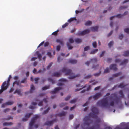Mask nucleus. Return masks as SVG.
Instances as JSON below:
<instances>
[{"instance_id": "obj_36", "label": "nucleus", "mask_w": 129, "mask_h": 129, "mask_svg": "<svg viewBox=\"0 0 129 129\" xmlns=\"http://www.w3.org/2000/svg\"><path fill=\"white\" fill-rule=\"evenodd\" d=\"M50 108L48 107L47 108V109L46 110H45L43 112V114H46L50 110Z\"/></svg>"}, {"instance_id": "obj_31", "label": "nucleus", "mask_w": 129, "mask_h": 129, "mask_svg": "<svg viewBox=\"0 0 129 129\" xmlns=\"http://www.w3.org/2000/svg\"><path fill=\"white\" fill-rule=\"evenodd\" d=\"M14 102L13 101H8L6 102L7 105H11L14 103Z\"/></svg>"}, {"instance_id": "obj_14", "label": "nucleus", "mask_w": 129, "mask_h": 129, "mask_svg": "<svg viewBox=\"0 0 129 129\" xmlns=\"http://www.w3.org/2000/svg\"><path fill=\"white\" fill-rule=\"evenodd\" d=\"M67 113L64 111H62L61 113L59 114H55L54 116L56 117L57 116H58L60 117L63 116H64Z\"/></svg>"}, {"instance_id": "obj_11", "label": "nucleus", "mask_w": 129, "mask_h": 129, "mask_svg": "<svg viewBox=\"0 0 129 129\" xmlns=\"http://www.w3.org/2000/svg\"><path fill=\"white\" fill-rule=\"evenodd\" d=\"M101 95V92L96 93L93 96V98L94 99V100H97L100 97Z\"/></svg>"}, {"instance_id": "obj_3", "label": "nucleus", "mask_w": 129, "mask_h": 129, "mask_svg": "<svg viewBox=\"0 0 129 129\" xmlns=\"http://www.w3.org/2000/svg\"><path fill=\"white\" fill-rule=\"evenodd\" d=\"M107 97L104 98L101 100L96 103V105L102 107L106 108L109 105Z\"/></svg>"}, {"instance_id": "obj_35", "label": "nucleus", "mask_w": 129, "mask_h": 129, "mask_svg": "<svg viewBox=\"0 0 129 129\" xmlns=\"http://www.w3.org/2000/svg\"><path fill=\"white\" fill-rule=\"evenodd\" d=\"M92 24V22L91 21H88L86 22L85 24L86 25L89 26Z\"/></svg>"}, {"instance_id": "obj_15", "label": "nucleus", "mask_w": 129, "mask_h": 129, "mask_svg": "<svg viewBox=\"0 0 129 129\" xmlns=\"http://www.w3.org/2000/svg\"><path fill=\"white\" fill-rule=\"evenodd\" d=\"M61 73L60 71L58 72H57L53 73L52 75V77H59L60 76V75H61Z\"/></svg>"}, {"instance_id": "obj_64", "label": "nucleus", "mask_w": 129, "mask_h": 129, "mask_svg": "<svg viewBox=\"0 0 129 129\" xmlns=\"http://www.w3.org/2000/svg\"><path fill=\"white\" fill-rule=\"evenodd\" d=\"M60 49V47L59 45H58L56 47V50L57 51H59Z\"/></svg>"}, {"instance_id": "obj_48", "label": "nucleus", "mask_w": 129, "mask_h": 129, "mask_svg": "<svg viewBox=\"0 0 129 129\" xmlns=\"http://www.w3.org/2000/svg\"><path fill=\"white\" fill-rule=\"evenodd\" d=\"M84 10V9H81V11H78V10H76L75 11V12H76V14H78V13H81V12L83 11V10Z\"/></svg>"}, {"instance_id": "obj_53", "label": "nucleus", "mask_w": 129, "mask_h": 129, "mask_svg": "<svg viewBox=\"0 0 129 129\" xmlns=\"http://www.w3.org/2000/svg\"><path fill=\"white\" fill-rule=\"evenodd\" d=\"M66 104L67 103H62L60 105V107H62L63 106L66 105Z\"/></svg>"}, {"instance_id": "obj_18", "label": "nucleus", "mask_w": 129, "mask_h": 129, "mask_svg": "<svg viewBox=\"0 0 129 129\" xmlns=\"http://www.w3.org/2000/svg\"><path fill=\"white\" fill-rule=\"evenodd\" d=\"M14 94L17 93L18 95H22V94L21 93V91L20 89H16L14 92Z\"/></svg>"}, {"instance_id": "obj_22", "label": "nucleus", "mask_w": 129, "mask_h": 129, "mask_svg": "<svg viewBox=\"0 0 129 129\" xmlns=\"http://www.w3.org/2000/svg\"><path fill=\"white\" fill-rule=\"evenodd\" d=\"M36 55H37L39 60H41L42 58L41 55L39 53V51H37L36 53Z\"/></svg>"}, {"instance_id": "obj_25", "label": "nucleus", "mask_w": 129, "mask_h": 129, "mask_svg": "<svg viewBox=\"0 0 129 129\" xmlns=\"http://www.w3.org/2000/svg\"><path fill=\"white\" fill-rule=\"evenodd\" d=\"M75 42L77 43H79L82 42V40L81 39L78 38L76 39L75 40Z\"/></svg>"}, {"instance_id": "obj_19", "label": "nucleus", "mask_w": 129, "mask_h": 129, "mask_svg": "<svg viewBox=\"0 0 129 129\" xmlns=\"http://www.w3.org/2000/svg\"><path fill=\"white\" fill-rule=\"evenodd\" d=\"M11 78V75H10L8 77V79L7 81H6V86H7L8 87L10 85V79Z\"/></svg>"}, {"instance_id": "obj_5", "label": "nucleus", "mask_w": 129, "mask_h": 129, "mask_svg": "<svg viewBox=\"0 0 129 129\" xmlns=\"http://www.w3.org/2000/svg\"><path fill=\"white\" fill-rule=\"evenodd\" d=\"M109 98L110 100H114L117 104H118L120 101V99L117 96V94L115 93L111 94L109 97Z\"/></svg>"}, {"instance_id": "obj_62", "label": "nucleus", "mask_w": 129, "mask_h": 129, "mask_svg": "<svg viewBox=\"0 0 129 129\" xmlns=\"http://www.w3.org/2000/svg\"><path fill=\"white\" fill-rule=\"evenodd\" d=\"M105 51H102V53L100 55V57H102L104 55V53H105Z\"/></svg>"}, {"instance_id": "obj_10", "label": "nucleus", "mask_w": 129, "mask_h": 129, "mask_svg": "<svg viewBox=\"0 0 129 129\" xmlns=\"http://www.w3.org/2000/svg\"><path fill=\"white\" fill-rule=\"evenodd\" d=\"M32 113H27L25 116V118H23L22 120L23 121H26L27 120V119L32 114Z\"/></svg>"}, {"instance_id": "obj_28", "label": "nucleus", "mask_w": 129, "mask_h": 129, "mask_svg": "<svg viewBox=\"0 0 129 129\" xmlns=\"http://www.w3.org/2000/svg\"><path fill=\"white\" fill-rule=\"evenodd\" d=\"M119 93L120 95V97L122 98H123L124 97V95L123 94V92L122 90H120L119 92Z\"/></svg>"}, {"instance_id": "obj_43", "label": "nucleus", "mask_w": 129, "mask_h": 129, "mask_svg": "<svg viewBox=\"0 0 129 129\" xmlns=\"http://www.w3.org/2000/svg\"><path fill=\"white\" fill-rule=\"evenodd\" d=\"M90 49V47L89 46H87L84 48V51H87Z\"/></svg>"}, {"instance_id": "obj_46", "label": "nucleus", "mask_w": 129, "mask_h": 129, "mask_svg": "<svg viewBox=\"0 0 129 129\" xmlns=\"http://www.w3.org/2000/svg\"><path fill=\"white\" fill-rule=\"evenodd\" d=\"M53 64V63L52 62H51L48 65V66L47 67V69H49L51 67V66L52 64Z\"/></svg>"}, {"instance_id": "obj_40", "label": "nucleus", "mask_w": 129, "mask_h": 129, "mask_svg": "<svg viewBox=\"0 0 129 129\" xmlns=\"http://www.w3.org/2000/svg\"><path fill=\"white\" fill-rule=\"evenodd\" d=\"M92 45L94 48H96L97 47V43L96 42L94 41L92 43Z\"/></svg>"}, {"instance_id": "obj_49", "label": "nucleus", "mask_w": 129, "mask_h": 129, "mask_svg": "<svg viewBox=\"0 0 129 129\" xmlns=\"http://www.w3.org/2000/svg\"><path fill=\"white\" fill-rule=\"evenodd\" d=\"M39 79V78L37 77L35 79V83L36 84H37L38 83V81Z\"/></svg>"}, {"instance_id": "obj_24", "label": "nucleus", "mask_w": 129, "mask_h": 129, "mask_svg": "<svg viewBox=\"0 0 129 129\" xmlns=\"http://www.w3.org/2000/svg\"><path fill=\"white\" fill-rule=\"evenodd\" d=\"M77 62V60L75 59H70L69 61V62L72 64H74L76 63Z\"/></svg>"}, {"instance_id": "obj_34", "label": "nucleus", "mask_w": 129, "mask_h": 129, "mask_svg": "<svg viewBox=\"0 0 129 129\" xmlns=\"http://www.w3.org/2000/svg\"><path fill=\"white\" fill-rule=\"evenodd\" d=\"M121 72H119L118 73L114 74L113 75V76L114 77H116L121 75Z\"/></svg>"}, {"instance_id": "obj_56", "label": "nucleus", "mask_w": 129, "mask_h": 129, "mask_svg": "<svg viewBox=\"0 0 129 129\" xmlns=\"http://www.w3.org/2000/svg\"><path fill=\"white\" fill-rule=\"evenodd\" d=\"M71 97V95H69L65 99V100L67 101Z\"/></svg>"}, {"instance_id": "obj_23", "label": "nucleus", "mask_w": 129, "mask_h": 129, "mask_svg": "<svg viewBox=\"0 0 129 129\" xmlns=\"http://www.w3.org/2000/svg\"><path fill=\"white\" fill-rule=\"evenodd\" d=\"M127 85L126 84L124 85L123 84V83H121L118 86V88H123L125 87Z\"/></svg>"}, {"instance_id": "obj_42", "label": "nucleus", "mask_w": 129, "mask_h": 129, "mask_svg": "<svg viewBox=\"0 0 129 129\" xmlns=\"http://www.w3.org/2000/svg\"><path fill=\"white\" fill-rule=\"evenodd\" d=\"M77 99H74L70 101V103L73 104L75 103L76 102Z\"/></svg>"}, {"instance_id": "obj_20", "label": "nucleus", "mask_w": 129, "mask_h": 129, "mask_svg": "<svg viewBox=\"0 0 129 129\" xmlns=\"http://www.w3.org/2000/svg\"><path fill=\"white\" fill-rule=\"evenodd\" d=\"M128 60L127 59H124L120 64V65H126L128 62Z\"/></svg>"}, {"instance_id": "obj_63", "label": "nucleus", "mask_w": 129, "mask_h": 129, "mask_svg": "<svg viewBox=\"0 0 129 129\" xmlns=\"http://www.w3.org/2000/svg\"><path fill=\"white\" fill-rule=\"evenodd\" d=\"M113 33V31L111 30V31L110 32V33H109L108 35L107 36L108 37H109Z\"/></svg>"}, {"instance_id": "obj_58", "label": "nucleus", "mask_w": 129, "mask_h": 129, "mask_svg": "<svg viewBox=\"0 0 129 129\" xmlns=\"http://www.w3.org/2000/svg\"><path fill=\"white\" fill-rule=\"evenodd\" d=\"M59 31V30H57L56 31H55L52 33V35H54L55 36L57 35V34L58 32Z\"/></svg>"}, {"instance_id": "obj_6", "label": "nucleus", "mask_w": 129, "mask_h": 129, "mask_svg": "<svg viewBox=\"0 0 129 129\" xmlns=\"http://www.w3.org/2000/svg\"><path fill=\"white\" fill-rule=\"evenodd\" d=\"M6 81H5L3 82L1 86V89H0V94H1L3 91L6 90L8 87L6 86Z\"/></svg>"}, {"instance_id": "obj_12", "label": "nucleus", "mask_w": 129, "mask_h": 129, "mask_svg": "<svg viewBox=\"0 0 129 129\" xmlns=\"http://www.w3.org/2000/svg\"><path fill=\"white\" fill-rule=\"evenodd\" d=\"M110 70H112L114 71H116L117 69V65L116 64H111L110 66Z\"/></svg>"}, {"instance_id": "obj_9", "label": "nucleus", "mask_w": 129, "mask_h": 129, "mask_svg": "<svg viewBox=\"0 0 129 129\" xmlns=\"http://www.w3.org/2000/svg\"><path fill=\"white\" fill-rule=\"evenodd\" d=\"M97 61V60L96 58H94L91 59L90 61H87L85 63V64L87 66H88L89 65L90 62L91 63L93 64L96 63Z\"/></svg>"}, {"instance_id": "obj_33", "label": "nucleus", "mask_w": 129, "mask_h": 129, "mask_svg": "<svg viewBox=\"0 0 129 129\" xmlns=\"http://www.w3.org/2000/svg\"><path fill=\"white\" fill-rule=\"evenodd\" d=\"M56 42L58 43H59L61 45H63V42L60 39H57L56 40Z\"/></svg>"}, {"instance_id": "obj_27", "label": "nucleus", "mask_w": 129, "mask_h": 129, "mask_svg": "<svg viewBox=\"0 0 129 129\" xmlns=\"http://www.w3.org/2000/svg\"><path fill=\"white\" fill-rule=\"evenodd\" d=\"M48 80L49 81L51 82L52 84H54L55 83V80L52 79V78H48Z\"/></svg>"}, {"instance_id": "obj_55", "label": "nucleus", "mask_w": 129, "mask_h": 129, "mask_svg": "<svg viewBox=\"0 0 129 129\" xmlns=\"http://www.w3.org/2000/svg\"><path fill=\"white\" fill-rule=\"evenodd\" d=\"M68 25V23H66L65 24L63 25L62 26V28H64L66 27Z\"/></svg>"}, {"instance_id": "obj_8", "label": "nucleus", "mask_w": 129, "mask_h": 129, "mask_svg": "<svg viewBox=\"0 0 129 129\" xmlns=\"http://www.w3.org/2000/svg\"><path fill=\"white\" fill-rule=\"evenodd\" d=\"M57 121V119H55L51 121H47L45 123L44 125L50 126L53 124L54 122H56Z\"/></svg>"}, {"instance_id": "obj_45", "label": "nucleus", "mask_w": 129, "mask_h": 129, "mask_svg": "<svg viewBox=\"0 0 129 129\" xmlns=\"http://www.w3.org/2000/svg\"><path fill=\"white\" fill-rule=\"evenodd\" d=\"M109 72V69L108 68H107L106 69L104 70V73H107Z\"/></svg>"}, {"instance_id": "obj_39", "label": "nucleus", "mask_w": 129, "mask_h": 129, "mask_svg": "<svg viewBox=\"0 0 129 129\" xmlns=\"http://www.w3.org/2000/svg\"><path fill=\"white\" fill-rule=\"evenodd\" d=\"M67 44L69 49L71 50L73 48V47L70 45L69 43H67Z\"/></svg>"}, {"instance_id": "obj_17", "label": "nucleus", "mask_w": 129, "mask_h": 129, "mask_svg": "<svg viewBox=\"0 0 129 129\" xmlns=\"http://www.w3.org/2000/svg\"><path fill=\"white\" fill-rule=\"evenodd\" d=\"M98 26H95V27H92L90 28V30L92 31H97L98 30Z\"/></svg>"}, {"instance_id": "obj_60", "label": "nucleus", "mask_w": 129, "mask_h": 129, "mask_svg": "<svg viewBox=\"0 0 129 129\" xmlns=\"http://www.w3.org/2000/svg\"><path fill=\"white\" fill-rule=\"evenodd\" d=\"M43 101H41L38 104V105L39 106H41L43 105Z\"/></svg>"}, {"instance_id": "obj_51", "label": "nucleus", "mask_w": 129, "mask_h": 129, "mask_svg": "<svg viewBox=\"0 0 129 129\" xmlns=\"http://www.w3.org/2000/svg\"><path fill=\"white\" fill-rule=\"evenodd\" d=\"M101 73V72L100 71L98 73H97L94 74H93V75H94L95 76H98L100 75Z\"/></svg>"}, {"instance_id": "obj_7", "label": "nucleus", "mask_w": 129, "mask_h": 129, "mask_svg": "<svg viewBox=\"0 0 129 129\" xmlns=\"http://www.w3.org/2000/svg\"><path fill=\"white\" fill-rule=\"evenodd\" d=\"M90 30L89 29H87L82 31L79 32L77 34V35L78 36L83 35L89 33L90 32Z\"/></svg>"}, {"instance_id": "obj_41", "label": "nucleus", "mask_w": 129, "mask_h": 129, "mask_svg": "<svg viewBox=\"0 0 129 129\" xmlns=\"http://www.w3.org/2000/svg\"><path fill=\"white\" fill-rule=\"evenodd\" d=\"M10 110V109L9 108H7L5 109H4L3 112L4 113H6L7 112H8Z\"/></svg>"}, {"instance_id": "obj_32", "label": "nucleus", "mask_w": 129, "mask_h": 129, "mask_svg": "<svg viewBox=\"0 0 129 129\" xmlns=\"http://www.w3.org/2000/svg\"><path fill=\"white\" fill-rule=\"evenodd\" d=\"M74 20H76V19L75 17L71 18L68 20V22L69 23H71Z\"/></svg>"}, {"instance_id": "obj_21", "label": "nucleus", "mask_w": 129, "mask_h": 129, "mask_svg": "<svg viewBox=\"0 0 129 129\" xmlns=\"http://www.w3.org/2000/svg\"><path fill=\"white\" fill-rule=\"evenodd\" d=\"M46 71V69L45 68H43L42 70L40 69L37 72V74L38 73H44Z\"/></svg>"}, {"instance_id": "obj_16", "label": "nucleus", "mask_w": 129, "mask_h": 129, "mask_svg": "<svg viewBox=\"0 0 129 129\" xmlns=\"http://www.w3.org/2000/svg\"><path fill=\"white\" fill-rule=\"evenodd\" d=\"M128 13V12L126 11L123 14V15H121L120 14H118L116 15L117 17L118 18H121L122 17H123V16L125 15H127Z\"/></svg>"}, {"instance_id": "obj_57", "label": "nucleus", "mask_w": 129, "mask_h": 129, "mask_svg": "<svg viewBox=\"0 0 129 129\" xmlns=\"http://www.w3.org/2000/svg\"><path fill=\"white\" fill-rule=\"evenodd\" d=\"M69 41L71 43H73L74 42V41L73 39L70 38L69 39Z\"/></svg>"}, {"instance_id": "obj_54", "label": "nucleus", "mask_w": 129, "mask_h": 129, "mask_svg": "<svg viewBox=\"0 0 129 129\" xmlns=\"http://www.w3.org/2000/svg\"><path fill=\"white\" fill-rule=\"evenodd\" d=\"M113 44V41H111L108 44V46L109 47H111Z\"/></svg>"}, {"instance_id": "obj_30", "label": "nucleus", "mask_w": 129, "mask_h": 129, "mask_svg": "<svg viewBox=\"0 0 129 129\" xmlns=\"http://www.w3.org/2000/svg\"><path fill=\"white\" fill-rule=\"evenodd\" d=\"M124 56H129V51H127L124 52V54H123Z\"/></svg>"}, {"instance_id": "obj_4", "label": "nucleus", "mask_w": 129, "mask_h": 129, "mask_svg": "<svg viewBox=\"0 0 129 129\" xmlns=\"http://www.w3.org/2000/svg\"><path fill=\"white\" fill-rule=\"evenodd\" d=\"M39 115H36L32 118L29 123V129H33V126L36 120L39 118Z\"/></svg>"}, {"instance_id": "obj_47", "label": "nucleus", "mask_w": 129, "mask_h": 129, "mask_svg": "<svg viewBox=\"0 0 129 129\" xmlns=\"http://www.w3.org/2000/svg\"><path fill=\"white\" fill-rule=\"evenodd\" d=\"M92 76L91 75H88L87 76L85 77L84 78L85 79H89Z\"/></svg>"}, {"instance_id": "obj_37", "label": "nucleus", "mask_w": 129, "mask_h": 129, "mask_svg": "<svg viewBox=\"0 0 129 129\" xmlns=\"http://www.w3.org/2000/svg\"><path fill=\"white\" fill-rule=\"evenodd\" d=\"M35 87L34 85L33 84L31 85L30 87V93H32L33 91L35 90Z\"/></svg>"}, {"instance_id": "obj_13", "label": "nucleus", "mask_w": 129, "mask_h": 129, "mask_svg": "<svg viewBox=\"0 0 129 129\" xmlns=\"http://www.w3.org/2000/svg\"><path fill=\"white\" fill-rule=\"evenodd\" d=\"M62 89V88L60 87H56L54 89V90L51 91L50 92L52 94H54L56 93L57 91Z\"/></svg>"}, {"instance_id": "obj_29", "label": "nucleus", "mask_w": 129, "mask_h": 129, "mask_svg": "<svg viewBox=\"0 0 129 129\" xmlns=\"http://www.w3.org/2000/svg\"><path fill=\"white\" fill-rule=\"evenodd\" d=\"M98 50V49H95L92 50L90 52V54H94L97 52Z\"/></svg>"}, {"instance_id": "obj_50", "label": "nucleus", "mask_w": 129, "mask_h": 129, "mask_svg": "<svg viewBox=\"0 0 129 129\" xmlns=\"http://www.w3.org/2000/svg\"><path fill=\"white\" fill-rule=\"evenodd\" d=\"M99 65L98 64L96 66L94 65H93L92 67V68L94 69V70H95L97 68V67H98Z\"/></svg>"}, {"instance_id": "obj_59", "label": "nucleus", "mask_w": 129, "mask_h": 129, "mask_svg": "<svg viewBox=\"0 0 129 129\" xmlns=\"http://www.w3.org/2000/svg\"><path fill=\"white\" fill-rule=\"evenodd\" d=\"M59 81L61 82H66L67 81V80L61 78L59 80Z\"/></svg>"}, {"instance_id": "obj_38", "label": "nucleus", "mask_w": 129, "mask_h": 129, "mask_svg": "<svg viewBox=\"0 0 129 129\" xmlns=\"http://www.w3.org/2000/svg\"><path fill=\"white\" fill-rule=\"evenodd\" d=\"M50 87V85L44 86L42 88V90H45L46 89H48Z\"/></svg>"}, {"instance_id": "obj_26", "label": "nucleus", "mask_w": 129, "mask_h": 129, "mask_svg": "<svg viewBox=\"0 0 129 129\" xmlns=\"http://www.w3.org/2000/svg\"><path fill=\"white\" fill-rule=\"evenodd\" d=\"M13 123L12 122H5L3 123V125L4 126H9L13 124Z\"/></svg>"}, {"instance_id": "obj_61", "label": "nucleus", "mask_w": 129, "mask_h": 129, "mask_svg": "<svg viewBox=\"0 0 129 129\" xmlns=\"http://www.w3.org/2000/svg\"><path fill=\"white\" fill-rule=\"evenodd\" d=\"M114 102L113 101L111 102L110 103V106H113L114 105Z\"/></svg>"}, {"instance_id": "obj_1", "label": "nucleus", "mask_w": 129, "mask_h": 129, "mask_svg": "<svg viewBox=\"0 0 129 129\" xmlns=\"http://www.w3.org/2000/svg\"><path fill=\"white\" fill-rule=\"evenodd\" d=\"M92 113H90L88 114V116H85L83 119L84 123L82 125V128L83 129H95V126H93L89 127H85V125L88 126L92 123L93 121L90 118V117L95 118H98L97 116L99 113L98 109L95 106H93L91 109Z\"/></svg>"}, {"instance_id": "obj_44", "label": "nucleus", "mask_w": 129, "mask_h": 129, "mask_svg": "<svg viewBox=\"0 0 129 129\" xmlns=\"http://www.w3.org/2000/svg\"><path fill=\"white\" fill-rule=\"evenodd\" d=\"M27 78H25L21 81V83H25L26 81L27 80Z\"/></svg>"}, {"instance_id": "obj_2", "label": "nucleus", "mask_w": 129, "mask_h": 129, "mask_svg": "<svg viewBox=\"0 0 129 129\" xmlns=\"http://www.w3.org/2000/svg\"><path fill=\"white\" fill-rule=\"evenodd\" d=\"M63 72L65 73V75H69V76L68 78L70 79H73L75 78L79 77L80 74H78L76 75H74V74L72 72V71L70 69H68L67 68L64 67L61 70Z\"/></svg>"}, {"instance_id": "obj_52", "label": "nucleus", "mask_w": 129, "mask_h": 129, "mask_svg": "<svg viewBox=\"0 0 129 129\" xmlns=\"http://www.w3.org/2000/svg\"><path fill=\"white\" fill-rule=\"evenodd\" d=\"M124 31L127 34L129 33V28H125L124 29Z\"/></svg>"}]
</instances>
